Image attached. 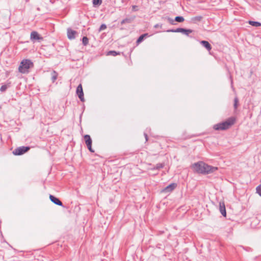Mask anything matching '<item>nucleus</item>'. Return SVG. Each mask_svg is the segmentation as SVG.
Here are the masks:
<instances>
[{
    "label": "nucleus",
    "mask_w": 261,
    "mask_h": 261,
    "mask_svg": "<svg viewBox=\"0 0 261 261\" xmlns=\"http://www.w3.org/2000/svg\"><path fill=\"white\" fill-rule=\"evenodd\" d=\"M192 167L197 172L202 174L213 173L218 169L217 167L210 166L203 162L194 163Z\"/></svg>",
    "instance_id": "1"
},
{
    "label": "nucleus",
    "mask_w": 261,
    "mask_h": 261,
    "mask_svg": "<svg viewBox=\"0 0 261 261\" xmlns=\"http://www.w3.org/2000/svg\"><path fill=\"white\" fill-rule=\"evenodd\" d=\"M235 121L234 117H230L224 122L214 125L213 128L217 130L227 129L234 123Z\"/></svg>",
    "instance_id": "2"
},
{
    "label": "nucleus",
    "mask_w": 261,
    "mask_h": 261,
    "mask_svg": "<svg viewBox=\"0 0 261 261\" xmlns=\"http://www.w3.org/2000/svg\"><path fill=\"white\" fill-rule=\"evenodd\" d=\"M34 67V64L29 59H23L20 63L18 67V70L20 72L23 74L28 73L30 72V69Z\"/></svg>",
    "instance_id": "3"
},
{
    "label": "nucleus",
    "mask_w": 261,
    "mask_h": 261,
    "mask_svg": "<svg viewBox=\"0 0 261 261\" xmlns=\"http://www.w3.org/2000/svg\"><path fill=\"white\" fill-rule=\"evenodd\" d=\"M30 39L32 41H38L40 42L42 41L43 38L36 31H33L31 33Z\"/></svg>",
    "instance_id": "4"
},
{
    "label": "nucleus",
    "mask_w": 261,
    "mask_h": 261,
    "mask_svg": "<svg viewBox=\"0 0 261 261\" xmlns=\"http://www.w3.org/2000/svg\"><path fill=\"white\" fill-rule=\"evenodd\" d=\"M84 139L85 141V143L88 148V149L92 152H94V151L92 148V140L91 137L88 135H86L84 136Z\"/></svg>",
    "instance_id": "5"
},
{
    "label": "nucleus",
    "mask_w": 261,
    "mask_h": 261,
    "mask_svg": "<svg viewBox=\"0 0 261 261\" xmlns=\"http://www.w3.org/2000/svg\"><path fill=\"white\" fill-rule=\"evenodd\" d=\"M168 32H179L182 33L188 36L189 34L191 33L193 31L190 29H186L183 28H178L176 30H168Z\"/></svg>",
    "instance_id": "6"
},
{
    "label": "nucleus",
    "mask_w": 261,
    "mask_h": 261,
    "mask_svg": "<svg viewBox=\"0 0 261 261\" xmlns=\"http://www.w3.org/2000/svg\"><path fill=\"white\" fill-rule=\"evenodd\" d=\"M76 94H77L79 98L81 99L82 101H84V93L83 91V88L81 84H80L76 89Z\"/></svg>",
    "instance_id": "7"
},
{
    "label": "nucleus",
    "mask_w": 261,
    "mask_h": 261,
    "mask_svg": "<svg viewBox=\"0 0 261 261\" xmlns=\"http://www.w3.org/2000/svg\"><path fill=\"white\" fill-rule=\"evenodd\" d=\"M176 184L172 183L167 186L164 189L162 190L163 193H169L172 192L176 187Z\"/></svg>",
    "instance_id": "8"
},
{
    "label": "nucleus",
    "mask_w": 261,
    "mask_h": 261,
    "mask_svg": "<svg viewBox=\"0 0 261 261\" xmlns=\"http://www.w3.org/2000/svg\"><path fill=\"white\" fill-rule=\"evenodd\" d=\"M30 149V147L28 146H21L17 148V155H21L26 152H27L28 150H29Z\"/></svg>",
    "instance_id": "9"
},
{
    "label": "nucleus",
    "mask_w": 261,
    "mask_h": 261,
    "mask_svg": "<svg viewBox=\"0 0 261 261\" xmlns=\"http://www.w3.org/2000/svg\"><path fill=\"white\" fill-rule=\"evenodd\" d=\"M77 32L71 29H68L67 30V36L69 39H73L75 37V34Z\"/></svg>",
    "instance_id": "10"
},
{
    "label": "nucleus",
    "mask_w": 261,
    "mask_h": 261,
    "mask_svg": "<svg viewBox=\"0 0 261 261\" xmlns=\"http://www.w3.org/2000/svg\"><path fill=\"white\" fill-rule=\"evenodd\" d=\"M219 210L221 214L224 217L226 215L225 206L224 202H219Z\"/></svg>",
    "instance_id": "11"
},
{
    "label": "nucleus",
    "mask_w": 261,
    "mask_h": 261,
    "mask_svg": "<svg viewBox=\"0 0 261 261\" xmlns=\"http://www.w3.org/2000/svg\"><path fill=\"white\" fill-rule=\"evenodd\" d=\"M49 199L51 201V202H53L55 204L60 205V206L62 205V202L58 198L55 197L53 195H50Z\"/></svg>",
    "instance_id": "12"
},
{
    "label": "nucleus",
    "mask_w": 261,
    "mask_h": 261,
    "mask_svg": "<svg viewBox=\"0 0 261 261\" xmlns=\"http://www.w3.org/2000/svg\"><path fill=\"white\" fill-rule=\"evenodd\" d=\"M200 44L208 51H210L212 49V46L208 41L203 40L200 42Z\"/></svg>",
    "instance_id": "13"
},
{
    "label": "nucleus",
    "mask_w": 261,
    "mask_h": 261,
    "mask_svg": "<svg viewBox=\"0 0 261 261\" xmlns=\"http://www.w3.org/2000/svg\"><path fill=\"white\" fill-rule=\"evenodd\" d=\"M149 36L148 34L147 33H145V34H144L142 35H141L139 38L138 39H137V43L138 44H139V43H140L145 38Z\"/></svg>",
    "instance_id": "14"
},
{
    "label": "nucleus",
    "mask_w": 261,
    "mask_h": 261,
    "mask_svg": "<svg viewBox=\"0 0 261 261\" xmlns=\"http://www.w3.org/2000/svg\"><path fill=\"white\" fill-rule=\"evenodd\" d=\"M58 74L56 71H53L51 73V80L54 83L57 80L58 77Z\"/></svg>",
    "instance_id": "15"
},
{
    "label": "nucleus",
    "mask_w": 261,
    "mask_h": 261,
    "mask_svg": "<svg viewBox=\"0 0 261 261\" xmlns=\"http://www.w3.org/2000/svg\"><path fill=\"white\" fill-rule=\"evenodd\" d=\"M249 23L253 27H260L261 25V23L257 21H249Z\"/></svg>",
    "instance_id": "16"
},
{
    "label": "nucleus",
    "mask_w": 261,
    "mask_h": 261,
    "mask_svg": "<svg viewBox=\"0 0 261 261\" xmlns=\"http://www.w3.org/2000/svg\"><path fill=\"white\" fill-rule=\"evenodd\" d=\"M238 106H239V99L237 97H236L234 99V104H233V107H234V110H236L237 109Z\"/></svg>",
    "instance_id": "17"
},
{
    "label": "nucleus",
    "mask_w": 261,
    "mask_h": 261,
    "mask_svg": "<svg viewBox=\"0 0 261 261\" xmlns=\"http://www.w3.org/2000/svg\"><path fill=\"white\" fill-rule=\"evenodd\" d=\"M82 42L84 46H86L89 43V39L87 37H84L82 39Z\"/></svg>",
    "instance_id": "18"
},
{
    "label": "nucleus",
    "mask_w": 261,
    "mask_h": 261,
    "mask_svg": "<svg viewBox=\"0 0 261 261\" xmlns=\"http://www.w3.org/2000/svg\"><path fill=\"white\" fill-rule=\"evenodd\" d=\"M184 18L182 16H176L175 18V20L179 22H182L184 21Z\"/></svg>",
    "instance_id": "19"
},
{
    "label": "nucleus",
    "mask_w": 261,
    "mask_h": 261,
    "mask_svg": "<svg viewBox=\"0 0 261 261\" xmlns=\"http://www.w3.org/2000/svg\"><path fill=\"white\" fill-rule=\"evenodd\" d=\"M164 165L162 163H159L156 165L155 167L153 168L154 169H159L163 168Z\"/></svg>",
    "instance_id": "20"
},
{
    "label": "nucleus",
    "mask_w": 261,
    "mask_h": 261,
    "mask_svg": "<svg viewBox=\"0 0 261 261\" xmlns=\"http://www.w3.org/2000/svg\"><path fill=\"white\" fill-rule=\"evenodd\" d=\"M256 192L261 196V185L257 186L256 188Z\"/></svg>",
    "instance_id": "21"
},
{
    "label": "nucleus",
    "mask_w": 261,
    "mask_h": 261,
    "mask_svg": "<svg viewBox=\"0 0 261 261\" xmlns=\"http://www.w3.org/2000/svg\"><path fill=\"white\" fill-rule=\"evenodd\" d=\"M107 28V25L105 24H102L100 25L98 31L100 32L102 31V30H105Z\"/></svg>",
    "instance_id": "22"
},
{
    "label": "nucleus",
    "mask_w": 261,
    "mask_h": 261,
    "mask_svg": "<svg viewBox=\"0 0 261 261\" xmlns=\"http://www.w3.org/2000/svg\"><path fill=\"white\" fill-rule=\"evenodd\" d=\"M101 3V0H93L94 5H100Z\"/></svg>",
    "instance_id": "23"
},
{
    "label": "nucleus",
    "mask_w": 261,
    "mask_h": 261,
    "mask_svg": "<svg viewBox=\"0 0 261 261\" xmlns=\"http://www.w3.org/2000/svg\"><path fill=\"white\" fill-rule=\"evenodd\" d=\"M119 54L117 53L116 51H110L109 53H108V55H112L113 56H117V55H118Z\"/></svg>",
    "instance_id": "24"
},
{
    "label": "nucleus",
    "mask_w": 261,
    "mask_h": 261,
    "mask_svg": "<svg viewBox=\"0 0 261 261\" xmlns=\"http://www.w3.org/2000/svg\"><path fill=\"white\" fill-rule=\"evenodd\" d=\"M8 86L7 85L2 86L0 88V91L2 92L5 91L7 89Z\"/></svg>",
    "instance_id": "25"
},
{
    "label": "nucleus",
    "mask_w": 261,
    "mask_h": 261,
    "mask_svg": "<svg viewBox=\"0 0 261 261\" xmlns=\"http://www.w3.org/2000/svg\"><path fill=\"white\" fill-rule=\"evenodd\" d=\"M126 22H129V20L128 19H125L122 20L121 22V24H124Z\"/></svg>",
    "instance_id": "26"
},
{
    "label": "nucleus",
    "mask_w": 261,
    "mask_h": 261,
    "mask_svg": "<svg viewBox=\"0 0 261 261\" xmlns=\"http://www.w3.org/2000/svg\"><path fill=\"white\" fill-rule=\"evenodd\" d=\"M133 10L134 11H138V7L137 6H133L132 7Z\"/></svg>",
    "instance_id": "27"
},
{
    "label": "nucleus",
    "mask_w": 261,
    "mask_h": 261,
    "mask_svg": "<svg viewBox=\"0 0 261 261\" xmlns=\"http://www.w3.org/2000/svg\"><path fill=\"white\" fill-rule=\"evenodd\" d=\"M161 27H162V25H160V24H155V25H154V28H159V27L161 28Z\"/></svg>",
    "instance_id": "28"
},
{
    "label": "nucleus",
    "mask_w": 261,
    "mask_h": 261,
    "mask_svg": "<svg viewBox=\"0 0 261 261\" xmlns=\"http://www.w3.org/2000/svg\"><path fill=\"white\" fill-rule=\"evenodd\" d=\"M13 153L14 154H16V150H14L13 151Z\"/></svg>",
    "instance_id": "29"
},
{
    "label": "nucleus",
    "mask_w": 261,
    "mask_h": 261,
    "mask_svg": "<svg viewBox=\"0 0 261 261\" xmlns=\"http://www.w3.org/2000/svg\"><path fill=\"white\" fill-rule=\"evenodd\" d=\"M201 18H202V17H201V16H199V17H198L197 18V19H198V20H200V19H201Z\"/></svg>",
    "instance_id": "30"
},
{
    "label": "nucleus",
    "mask_w": 261,
    "mask_h": 261,
    "mask_svg": "<svg viewBox=\"0 0 261 261\" xmlns=\"http://www.w3.org/2000/svg\"><path fill=\"white\" fill-rule=\"evenodd\" d=\"M145 138H146V140H147V136L146 134H145Z\"/></svg>",
    "instance_id": "31"
}]
</instances>
